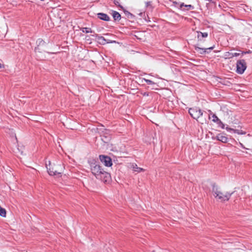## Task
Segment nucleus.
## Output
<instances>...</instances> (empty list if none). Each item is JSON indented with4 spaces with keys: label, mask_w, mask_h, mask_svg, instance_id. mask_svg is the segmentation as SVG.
<instances>
[{
    "label": "nucleus",
    "mask_w": 252,
    "mask_h": 252,
    "mask_svg": "<svg viewBox=\"0 0 252 252\" xmlns=\"http://www.w3.org/2000/svg\"><path fill=\"white\" fill-rule=\"evenodd\" d=\"M17 149L19 151L21 154V155H25V153L24 152V146L21 144H18Z\"/></svg>",
    "instance_id": "obj_14"
},
{
    "label": "nucleus",
    "mask_w": 252,
    "mask_h": 252,
    "mask_svg": "<svg viewBox=\"0 0 252 252\" xmlns=\"http://www.w3.org/2000/svg\"><path fill=\"white\" fill-rule=\"evenodd\" d=\"M36 44L37 46L35 48V52L40 59H43L46 57L41 55L40 51L43 49V47L45 45V43L42 39L39 38L36 40Z\"/></svg>",
    "instance_id": "obj_4"
},
{
    "label": "nucleus",
    "mask_w": 252,
    "mask_h": 252,
    "mask_svg": "<svg viewBox=\"0 0 252 252\" xmlns=\"http://www.w3.org/2000/svg\"><path fill=\"white\" fill-rule=\"evenodd\" d=\"M6 214V211L5 209L2 208L0 206V216L2 217H5Z\"/></svg>",
    "instance_id": "obj_15"
},
{
    "label": "nucleus",
    "mask_w": 252,
    "mask_h": 252,
    "mask_svg": "<svg viewBox=\"0 0 252 252\" xmlns=\"http://www.w3.org/2000/svg\"><path fill=\"white\" fill-rule=\"evenodd\" d=\"M225 129L227 130V131H233L234 132V130H235V129H233V128H230V127H226L225 128Z\"/></svg>",
    "instance_id": "obj_27"
},
{
    "label": "nucleus",
    "mask_w": 252,
    "mask_h": 252,
    "mask_svg": "<svg viewBox=\"0 0 252 252\" xmlns=\"http://www.w3.org/2000/svg\"><path fill=\"white\" fill-rule=\"evenodd\" d=\"M234 132L237 133L238 134H245L246 133L245 131L240 129H235V130H234Z\"/></svg>",
    "instance_id": "obj_19"
},
{
    "label": "nucleus",
    "mask_w": 252,
    "mask_h": 252,
    "mask_svg": "<svg viewBox=\"0 0 252 252\" xmlns=\"http://www.w3.org/2000/svg\"><path fill=\"white\" fill-rule=\"evenodd\" d=\"M145 80V81L149 85H151V84H154V83L152 81V80H149V79H144Z\"/></svg>",
    "instance_id": "obj_22"
},
{
    "label": "nucleus",
    "mask_w": 252,
    "mask_h": 252,
    "mask_svg": "<svg viewBox=\"0 0 252 252\" xmlns=\"http://www.w3.org/2000/svg\"><path fill=\"white\" fill-rule=\"evenodd\" d=\"M247 53H249V52H247ZM246 53H247V52H243L242 53V54H246Z\"/></svg>",
    "instance_id": "obj_32"
},
{
    "label": "nucleus",
    "mask_w": 252,
    "mask_h": 252,
    "mask_svg": "<svg viewBox=\"0 0 252 252\" xmlns=\"http://www.w3.org/2000/svg\"><path fill=\"white\" fill-rule=\"evenodd\" d=\"M112 16L114 20L119 21L121 19V15L117 11H113Z\"/></svg>",
    "instance_id": "obj_12"
},
{
    "label": "nucleus",
    "mask_w": 252,
    "mask_h": 252,
    "mask_svg": "<svg viewBox=\"0 0 252 252\" xmlns=\"http://www.w3.org/2000/svg\"><path fill=\"white\" fill-rule=\"evenodd\" d=\"M146 7L147 9L149 10H152L153 8V6L152 5V3L151 1H148L146 3Z\"/></svg>",
    "instance_id": "obj_16"
},
{
    "label": "nucleus",
    "mask_w": 252,
    "mask_h": 252,
    "mask_svg": "<svg viewBox=\"0 0 252 252\" xmlns=\"http://www.w3.org/2000/svg\"><path fill=\"white\" fill-rule=\"evenodd\" d=\"M217 124L219 125V126H220L222 129L224 128V125L220 121V120H219V121L218 122Z\"/></svg>",
    "instance_id": "obj_20"
},
{
    "label": "nucleus",
    "mask_w": 252,
    "mask_h": 252,
    "mask_svg": "<svg viewBox=\"0 0 252 252\" xmlns=\"http://www.w3.org/2000/svg\"><path fill=\"white\" fill-rule=\"evenodd\" d=\"M46 167L48 174L51 176L60 175L62 176V166L60 165H52L50 161L46 163Z\"/></svg>",
    "instance_id": "obj_3"
},
{
    "label": "nucleus",
    "mask_w": 252,
    "mask_h": 252,
    "mask_svg": "<svg viewBox=\"0 0 252 252\" xmlns=\"http://www.w3.org/2000/svg\"><path fill=\"white\" fill-rule=\"evenodd\" d=\"M91 170L97 179L100 180L104 183L109 181L110 174L105 171L101 166L96 162L92 163L91 164Z\"/></svg>",
    "instance_id": "obj_1"
},
{
    "label": "nucleus",
    "mask_w": 252,
    "mask_h": 252,
    "mask_svg": "<svg viewBox=\"0 0 252 252\" xmlns=\"http://www.w3.org/2000/svg\"><path fill=\"white\" fill-rule=\"evenodd\" d=\"M197 38L198 41H204L203 39L208 36L207 32H197Z\"/></svg>",
    "instance_id": "obj_11"
},
{
    "label": "nucleus",
    "mask_w": 252,
    "mask_h": 252,
    "mask_svg": "<svg viewBox=\"0 0 252 252\" xmlns=\"http://www.w3.org/2000/svg\"><path fill=\"white\" fill-rule=\"evenodd\" d=\"M97 17L103 21H109L110 20V17L108 15L103 13H99L97 14Z\"/></svg>",
    "instance_id": "obj_10"
},
{
    "label": "nucleus",
    "mask_w": 252,
    "mask_h": 252,
    "mask_svg": "<svg viewBox=\"0 0 252 252\" xmlns=\"http://www.w3.org/2000/svg\"><path fill=\"white\" fill-rule=\"evenodd\" d=\"M212 121L214 122V123H218V122L219 121V120H220V119H219V118L216 116V114H212Z\"/></svg>",
    "instance_id": "obj_17"
},
{
    "label": "nucleus",
    "mask_w": 252,
    "mask_h": 252,
    "mask_svg": "<svg viewBox=\"0 0 252 252\" xmlns=\"http://www.w3.org/2000/svg\"><path fill=\"white\" fill-rule=\"evenodd\" d=\"M3 67V65L0 63V68Z\"/></svg>",
    "instance_id": "obj_30"
},
{
    "label": "nucleus",
    "mask_w": 252,
    "mask_h": 252,
    "mask_svg": "<svg viewBox=\"0 0 252 252\" xmlns=\"http://www.w3.org/2000/svg\"><path fill=\"white\" fill-rule=\"evenodd\" d=\"M133 170L134 171L137 172H140L145 171V169L138 167L136 164L133 165Z\"/></svg>",
    "instance_id": "obj_13"
},
{
    "label": "nucleus",
    "mask_w": 252,
    "mask_h": 252,
    "mask_svg": "<svg viewBox=\"0 0 252 252\" xmlns=\"http://www.w3.org/2000/svg\"><path fill=\"white\" fill-rule=\"evenodd\" d=\"M186 4H185L184 3H182L180 4V8H182L183 6L185 7V5Z\"/></svg>",
    "instance_id": "obj_29"
},
{
    "label": "nucleus",
    "mask_w": 252,
    "mask_h": 252,
    "mask_svg": "<svg viewBox=\"0 0 252 252\" xmlns=\"http://www.w3.org/2000/svg\"><path fill=\"white\" fill-rule=\"evenodd\" d=\"M215 46H212L211 47L207 48H200L198 46H195V50L196 52L200 54H205L206 53H208L207 50H213Z\"/></svg>",
    "instance_id": "obj_8"
},
{
    "label": "nucleus",
    "mask_w": 252,
    "mask_h": 252,
    "mask_svg": "<svg viewBox=\"0 0 252 252\" xmlns=\"http://www.w3.org/2000/svg\"><path fill=\"white\" fill-rule=\"evenodd\" d=\"M189 113L193 119L196 120L203 115L201 110L198 108H190Z\"/></svg>",
    "instance_id": "obj_6"
},
{
    "label": "nucleus",
    "mask_w": 252,
    "mask_h": 252,
    "mask_svg": "<svg viewBox=\"0 0 252 252\" xmlns=\"http://www.w3.org/2000/svg\"><path fill=\"white\" fill-rule=\"evenodd\" d=\"M185 7L187 8V9L189 10V9H193L194 8L193 6L190 4H189V5H185Z\"/></svg>",
    "instance_id": "obj_24"
},
{
    "label": "nucleus",
    "mask_w": 252,
    "mask_h": 252,
    "mask_svg": "<svg viewBox=\"0 0 252 252\" xmlns=\"http://www.w3.org/2000/svg\"><path fill=\"white\" fill-rule=\"evenodd\" d=\"M232 54V53H230V52H226L225 56L228 58H232V57H231L230 56H231V55Z\"/></svg>",
    "instance_id": "obj_25"
},
{
    "label": "nucleus",
    "mask_w": 252,
    "mask_h": 252,
    "mask_svg": "<svg viewBox=\"0 0 252 252\" xmlns=\"http://www.w3.org/2000/svg\"><path fill=\"white\" fill-rule=\"evenodd\" d=\"M217 124L219 125V126H220L222 129L224 128V125L220 121V120H219V121L218 122Z\"/></svg>",
    "instance_id": "obj_21"
},
{
    "label": "nucleus",
    "mask_w": 252,
    "mask_h": 252,
    "mask_svg": "<svg viewBox=\"0 0 252 252\" xmlns=\"http://www.w3.org/2000/svg\"><path fill=\"white\" fill-rule=\"evenodd\" d=\"M81 30L83 32H85V33H90V32L92 33L93 32L91 29L90 28H87V27L83 28L81 29Z\"/></svg>",
    "instance_id": "obj_18"
},
{
    "label": "nucleus",
    "mask_w": 252,
    "mask_h": 252,
    "mask_svg": "<svg viewBox=\"0 0 252 252\" xmlns=\"http://www.w3.org/2000/svg\"><path fill=\"white\" fill-rule=\"evenodd\" d=\"M240 55V53H232V54L231 55V56H230L231 57H237V56H238Z\"/></svg>",
    "instance_id": "obj_26"
},
{
    "label": "nucleus",
    "mask_w": 252,
    "mask_h": 252,
    "mask_svg": "<svg viewBox=\"0 0 252 252\" xmlns=\"http://www.w3.org/2000/svg\"><path fill=\"white\" fill-rule=\"evenodd\" d=\"M99 159L101 162L106 166L110 167L112 166V162L110 157L104 155H100L99 156Z\"/></svg>",
    "instance_id": "obj_7"
},
{
    "label": "nucleus",
    "mask_w": 252,
    "mask_h": 252,
    "mask_svg": "<svg viewBox=\"0 0 252 252\" xmlns=\"http://www.w3.org/2000/svg\"><path fill=\"white\" fill-rule=\"evenodd\" d=\"M236 71L239 74L244 73L247 68L246 63L244 60L238 61L236 64Z\"/></svg>",
    "instance_id": "obj_5"
},
{
    "label": "nucleus",
    "mask_w": 252,
    "mask_h": 252,
    "mask_svg": "<svg viewBox=\"0 0 252 252\" xmlns=\"http://www.w3.org/2000/svg\"><path fill=\"white\" fill-rule=\"evenodd\" d=\"M212 193L216 198L220 200L221 201H228L233 194V192H226L224 193L222 192L220 189L215 184L212 185Z\"/></svg>",
    "instance_id": "obj_2"
},
{
    "label": "nucleus",
    "mask_w": 252,
    "mask_h": 252,
    "mask_svg": "<svg viewBox=\"0 0 252 252\" xmlns=\"http://www.w3.org/2000/svg\"><path fill=\"white\" fill-rule=\"evenodd\" d=\"M239 144L241 146V147L242 148H244V149H246L245 146H244V145L241 143V142H239Z\"/></svg>",
    "instance_id": "obj_28"
},
{
    "label": "nucleus",
    "mask_w": 252,
    "mask_h": 252,
    "mask_svg": "<svg viewBox=\"0 0 252 252\" xmlns=\"http://www.w3.org/2000/svg\"><path fill=\"white\" fill-rule=\"evenodd\" d=\"M217 140L226 143L227 142L228 138L226 136L225 134L220 133L217 135Z\"/></svg>",
    "instance_id": "obj_9"
},
{
    "label": "nucleus",
    "mask_w": 252,
    "mask_h": 252,
    "mask_svg": "<svg viewBox=\"0 0 252 252\" xmlns=\"http://www.w3.org/2000/svg\"><path fill=\"white\" fill-rule=\"evenodd\" d=\"M58 143H59V146L61 147V149H62V146H61V145L60 144V142H58Z\"/></svg>",
    "instance_id": "obj_31"
},
{
    "label": "nucleus",
    "mask_w": 252,
    "mask_h": 252,
    "mask_svg": "<svg viewBox=\"0 0 252 252\" xmlns=\"http://www.w3.org/2000/svg\"><path fill=\"white\" fill-rule=\"evenodd\" d=\"M98 39L99 40H100V41H101L102 43H103L104 42H105L106 41L105 39L103 36H98Z\"/></svg>",
    "instance_id": "obj_23"
}]
</instances>
